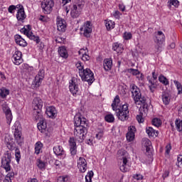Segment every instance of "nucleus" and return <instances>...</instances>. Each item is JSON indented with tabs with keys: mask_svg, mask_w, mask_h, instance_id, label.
<instances>
[{
	"mask_svg": "<svg viewBox=\"0 0 182 182\" xmlns=\"http://www.w3.org/2000/svg\"><path fill=\"white\" fill-rule=\"evenodd\" d=\"M146 79L149 82L148 86L150 92L154 93V89H157V80L151 78L150 76H148Z\"/></svg>",
	"mask_w": 182,
	"mask_h": 182,
	"instance_id": "nucleus-16",
	"label": "nucleus"
},
{
	"mask_svg": "<svg viewBox=\"0 0 182 182\" xmlns=\"http://www.w3.org/2000/svg\"><path fill=\"white\" fill-rule=\"evenodd\" d=\"M53 153L58 159H63L66 157V151H65L63 147L60 145L53 147Z\"/></svg>",
	"mask_w": 182,
	"mask_h": 182,
	"instance_id": "nucleus-12",
	"label": "nucleus"
},
{
	"mask_svg": "<svg viewBox=\"0 0 182 182\" xmlns=\"http://www.w3.org/2000/svg\"><path fill=\"white\" fill-rule=\"evenodd\" d=\"M155 38L154 40L155 43H163L166 41V36L163 33V31H157L155 33Z\"/></svg>",
	"mask_w": 182,
	"mask_h": 182,
	"instance_id": "nucleus-21",
	"label": "nucleus"
},
{
	"mask_svg": "<svg viewBox=\"0 0 182 182\" xmlns=\"http://www.w3.org/2000/svg\"><path fill=\"white\" fill-rule=\"evenodd\" d=\"M144 146L146 148V153L149 154H151V149H153L151 146V141L149 139L145 140Z\"/></svg>",
	"mask_w": 182,
	"mask_h": 182,
	"instance_id": "nucleus-31",
	"label": "nucleus"
},
{
	"mask_svg": "<svg viewBox=\"0 0 182 182\" xmlns=\"http://www.w3.org/2000/svg\"><path fill=\"white\" fill-rule=\"evenodd\" d=\"M105 26H106L107 31H111V29H113L114 28V21H113L112 20L106 21Z\"/></svg>",
	"mask_w": 182,
	"mask_h": 182,
	"instance_id": "nucleus-37",
	"label": "nucleus"
},
{
	"mask_svg": "<svg viewBox=\"0 0 182 182\" xmlns=\"http://www.w3.org/2000/svg\"><path fill=\"white\" fill-rule=\"evenodd\" d=\"M42 147H43V144L41 141H37L35 144V154H39L42 151Z\"/></svg>",
	"mask_w": 182,
	"mask_h": 182,
	"instance_id": "nucleus-34",
	"label": "nucleus"
},
{
	"mask_svg": "<svg viewBox=\"0 0 182 182\" xmlns=\"http://www.w3.org/2000/svg\"><path fill=\"white\" fill-rule=\"evenodd\" d=\"M113 68V60L112 58H105L103 60V68L105 72H109Z\"/></svg>",
	"mask_w": 182,
	"mask_h": 182,
	"instance_id": "nucleus-20",
	"label": "nucleus"
},
{
	"mask_svg": "<svg viewBox=\"0 0 182 182\" xmlns=\"http://www.w3.org/2000/svg\"><path fill=\"white\" fill-rule=\"evenodd\" d=\"M161 45H163V43H156L155 45V50L154 52L155 53H160V52H161Z\"/></svg>",
	"mask_w": 182,
	"mask_h": 182,
	"instance_id": "nucleus-51",
	"label": "nucleus"
},
{
	"mask_svg": "<svg viewBox=\"0 0 182 182\" xmlns=\"http://www.w3.org/2000/svg\"><path fill=\"white\" fill-rule=\"evenodd\" d=\"M173 83L176 87V89L178 90V95H182V85L181 83H180V82L177 81V80H173Z\"/></svg>",
	"mask_w": 182,
	"mask_h": 182,
	"instance_id": "nucleus-41",
	"label": "nucleus"
},
{
	"mask_svg": "<svg viewBox=\"0 0 182 182\" xmlns=\"http://www.w3.org/2000/svg\"><path fill=\"white\" fill-rule=\"evenodd\" d=\"M119 103H120V97L119 95H116L111 106L112 110L115 112V114L117 117H118L119 120L122 122H124V120H127V112H124L122 111L120 107H119Z\"/></svg>",
	"mask_w": 182,
	"mask_h": 182,
	"instance_id": "nucleus-3",
	"label": "nucleus"
},
{
	"mask_svg": "<svg viewBox=\"0 0 182 182\" xmlns=\"http://www.w3.org/2000/svg\"><path fill=\"white\" fill-rule=\"evenodd\" d=\"M80 32H83V35L85 38H90L92 33V22L86 21L84 25L80 28Z\"/></svg>",
	"mask_w": 182,
	"mask_h": 182,
	"instance_id": "nucleus-10",
	"label": "nucleus"
},
{
	"mask_svg": "<svg viewBox=\"0 0 182 182\" xmlns=\"http://www.w3.org/2000/svg\"><path fill=\"white\" fill-rule=\"evenodd\" d=\"M103 135H104L103 132H100L97 134H96L95 139H97V140H101L102 138L103 137Z\"/></svg>",
	"mask_w": 182,
	"mask_h": 182,
	"instance_id": "nucleus-62",
	"label": "nucleus"
},
{
	"mask_svg": "<svg viewBox=\"0 0 182 182\" xmlns=\"http://www.w3.org/2000/svg\"><path fill=\"white\" fill-rule=\"evenodd\" d=\"M80 77L83 82H87L88 85H92L95 82V75L93 72L90 68H86L82 72L80 73Z\"/></svg>",
	"mask_w": 182,
	"mask_h": 182,
	"instance_id": "nucleus-6",
	"label": "nucleus"
},
{
	"mask_svg": "<svg viewBox=\"0 0 182 182\" xmlns=\"http://www.w3.org/2000/svg\"><path fill=\"white\" fill-rule=\"evenodd\" d=\"M138 123H144V118H143V113H139L136 117Z\"/></svg>",
	"mask_w": 182,
	"mask_h": 182,
	"instance_id": "nucleus-53",
	"label": "nucleus"
},
{
	"mask_svg": "<svg viewBox=\"0 0 182 182\" xmlns=\"http://www.w3.org/2000/svg\"><path fill=\"white\" fill-rule=\"evenodd\" d=\"M46 114L50 119H56V117L58 116V111L55 107L49 106L46 107Z\"/></svg>",
	"mask_w": 182,
	"mask_h": 182,
	"instance_id": "nucleus-14",
	"label": "nucleus"
},
{
	"mask_svg": "<svg viewBox=\"0 0 182 182\" xmlns=\"http://www.w3.org/2000/svg\"><path fill=\"white\" fill-rule=\"evenodd\" d=\"M128 73L133 75V76H139V75H140V71H139V70L137 69L134 68L128 69Z\"/></svg>",
	"mask_w": 182,
	"mask_h": 182,
	"instance_id": "nucleus-49",
	"label": "nucleus"
},
{
	"mask_svg": "<svg viewBox=\"0 0 182 182\" xmlns=\"http://www.w3.org/2000/svg\"><path fill=\"white\" fill-rule=\"evenodd\" d=\"M69 181V176H59L57 179V182H68Z\"/></svg>",
	"mask_w": 182,
	"mask_h": 182,
	"instance_id": "nucleus-48",
	"label": "nucleus"
},
{
	"mask_svg": "<svg viewBox=\"0 0 182 182\" xmlns=\"http://www.w3.org/2000/svg\"><path fill=\"white\" fill-rule=\"evenodd\" d=\"M37 127L41 132V133H44L45 136H48V133H46V129H47V125H46V120L42 119L40 120V122L37 124Z\"/></svg>",
	"mask_w": 182,
	"mask_h": 182,
	"instance_id": "nucleus-19",
	"label": "nucleus"
},
{
	"mask_svg": "<svg viewBox=\"0 0 182 182\" xmlns=\"http://www.w3.org/2000/svg\"><path fill=\"white\" fill-rule=\"evenodd\" d=\"M130 90L132 92V97L134 103L138 105H142V109L144 112L149 110V104H147V99L144 95H141V91L140 88L137 87L135 84H132L130 85Z\"/></svg>",
	"mask_w": 182,
	"mask_h": 182,
	"instance_id": "nucleus-2",
	"label": "nucleus"
},
{
	"mask_svg": "<svg viewBox=\"0 0 182 182\" xmlns=\"http://www.w3.org/2000/svg\"><path fill=\"white\" fill-rule=\"evenodd\" d=\"M82 60L84 62H87V60H90V56L89 55L84 53L82 57Z\"/></svg>",
	"mask_w": 182,
	"mask_h": 182,
	"instance_id": "nucleus-61",
	"label": "nucleus"
},
{
	"mask_svg": "<svg viewBox=\"0 0 182 182\" xmlns=\"http://www.w3.org/2000/svg\"><path fill=\"white\" fill-rule=\"evenodd\" d=\"M79 83H80V79L76 77L72 78L69 82V89L73 96H77L80 95V88H79Z\"/></svg>",
	"mask_w": 182,
	"mask_h": 182,
	"instance_id": "nucleus-7",
	"label": "nucleus"
},
{
	"mask_svg": "<svg viewBox=\"0 0 182 182\" xmlns=\"http://www.w3.org/2000/svg\"><path fill=\"white\" fill-rule=\"evenodd\" d=\"M53 6H55V1L53 0H44L41 3V8L44 14H50L53 11Z\"/></svg>",
	"mask_w": 182,
	"mask_h": 182,
	"instance_id": "nucleus-8",
	"label": "nucleus"
},
{
	"mask_svg": "<svg viewBox=\"0 0 182 182\" xmlns=\"http://www.w3.org/2000/svg\"><path fill=\"white\" fill-rule=\"evenodd\" d=\"M15 157L17 163H19L21 161V151L18 148L15 149Z\"/></svg>",
	"mask_w": 182,
	"mask_h": 182,
	"instance_id": "nucleus-50",
	"label": "nucleus"
},
{
	"mask_svg": "<svg viewBox=\"0 0 182 182\" xmlns=\"http://www.w3.org/2000/svg\"><path fill=\"white\" fill-rule=\"evenodd\" d=\"M11 159H12V155L11 154V153L6 152L5 154L4 158L1 160L11 162Z\"/></svg>",
	"mask_w": 182,
	"mask_h": 182,
	"instance_id": "nucleus-55",
	"label": "nucleus"
},
{
	"mask_svg": "<svg viewBox=\"0 0 182 182\" xmlns=\"http://www.w3.org/2000/svg\"><path fill=\"white\" fill-rule=\"evenodd\" d=\"M14 130V139L17 144H21L23 141L22 133L19 131V122H16L11 127Z\"/></svg>",
	"mask_w": 182,
	"mask_h": 182,
	"instance_id": "nucleus-9",
	"label": "nucleus"
},
{
	"mask_svg": "<svg viewBox=\"0 0 182 182\" xmlns=\"http://www.w3.org/2000/svg\"><path fill=\"white\" fill-rule=\"evenodd\" d=\"M27 38L31 39V41H33L36 43H39L41 42L39 36L33 35V33H31L30 35L27 36Z\"/></svg>",
	"mask_w": 182,
	"mask_h": 182,
	"instance_id": "nucleus-38",
	"label": "nucleus"
},
{
	"mask_svg": "<svg viewBox=\"0 0 182 182\" xmlns=\"http://www.w3.org/2000/svg\"><path fill=\"white\" fill-rule=\"evenodd\" d=\"M37 166L40 170H45V167H46V163L41 159H37Z\"/></svg>",
	"mask_w": 182,
	"mask_h": 182,
	"instance_id": "nucleus-39",
	"label": "nucleus"
},
{
	"mask_svg": "<svg viewBox=\"0 0 182 182\" xmlns=\"http://www.w3.org/2000/svg\"><path fill=\"white\" fill-rule=\"evenodd\" d=\"M112 50L115 52H123V46L119 43H114L112 44Z\"/></svg>",
	"mask_w": 182,
	"mask_h": 182,
	"instance_id": "nucleus-32",
	"label": "nucleus"
},
{
	"mask_svg": "<svg viewBox=\"0 0 182 182\" xmlns=\"http://www.w3.org/2000/svg\"><path fill=\"white\" fill-rule=\"evenodd\" d=\"M120 15H122V14H120V11H116L113 14V16H114V18H116V19H119Z\"/></svg>",
	"mask_w": 182,
	"mask_h": 182,
	"instance_id": "nucleus-63",
	"label": "nucleus"
},
{
	"mask_svg": "<svg viewBox=\"0 0 182 182\" xmlns=\"http://www.w3.org/2000/svg\"><path fill=\"white\" fill-rule=\"evenodd\" d=\"M77 168L81 173H85L87 170V161L83 157H80L77 161Z\"/></svg>",
	"mask_w": 182,
	"mask_h": 182,
	"instance_id": "nucleus-13",
	"label": "nucleus"
},
{
	"mask_svg": "<svg viewBox=\"0 0 182 182\" xmlns=\"http://www.w3.org/2000/svg\"><path fill=\"white\" fill-rule=\"evenodd\" d=\"M129 132L127 133L126 138L127 141H133L134 140V134L136 133V127L130 126Z\"/></svg>",
	"mask_w": 182,
	"mask_h": 182,
	"instance_id": "nucleus-18",
	"label": "nucleus"
},
{
	"mask_svg": "<svg viewBox=\"0 0 182 182\" xmlns=\"http://www.w3.org/2000/svg\"><path fill=\"white\" fill-rule=\"evenodd\" d=\"M146 133L149 137H157V136H159V131H156L151 127H146Z\"/></svg>",
	"mask_w": 182,
	"mask_h": 182,
	"instance_id": "nucleus-25",
	"label": "nucleus"
},
{
	"mask_svg": "<svg viewBox=\"0 0 182 182\" xmlns=\"http://www.w3.org/2000/svg\"><path fill=\"white\" fill-rule=\"evenodd\" d=\"M42 80H43L42 78L37 77L36 75L34 80L33 81V87H39L41 85H42Z\"/></svg>",
	"mask_w": 182,
	"mask_h": 182,
	"instance_id": "nucleus-35",
	"label": "nucleus"
},
{
	"mask_svg": "<svg viewBox=\"0 0 182 182\" xmlns=\"http://www.w3.org/2000/svg\"><path fill=\"white\" fill-rule=\"evenodd\" d=\"M15 11H16V6L15 5H11L8 8V12L9 14H15Z\"/></svg>",
	"mask_w": 182,
	"mask_h": 182,
	"instance_id": "nucleus-57",
	"label": "nucleus"
},
{
	"mask_svg": "<svg viewBox=\"0 0 182 182\" xmlns=\"http://www.w3.org/2000/svg\"><path fill=\"white\" fill-rule=\"evenodd\" d=\"M58 54L61 58L64 59H68L69 54H68V50L65 46H61L58 48Z\"/></svg>",
	"mask_w": 182,
	"mask_h": 182,
	"instance_id": "nucleus-27",
	"label": "nucleus"
},
{
	"mask_svg": "<svg viewBox=\"0 0 182 182\" xmlns=\"http://www.w3.org/2000/svg\"><path fill=\"white\" fill-rule=\"evenodd\" d=\"M178 166L182 168V156L178 157Z\"/></svg>",
	"mask_w": 182,
	"mask_h": 182,
	"instance_id": "nucleus-64",
	"label": "nucleus"
},
{
	"mask_svg": "<svg viewBox=\"0 0 182 182\" xmlns=\"http://www.w3.org/2000/svg\"><path fill=\"white\" fill-rule=\"evenodd\" d=\"M161 98L164 105H165L166 106L170 105V100H171V95H170V93H168V92H162Z\"/></svg>",
	"mask_w": 182,
	"mask_h": 182,
	"instance_id": "nucleus-23",
	"label": "nucleus"
},
{
	"mask_svg": "<svg viewBox=\"0 0 182 182\" xmlns=\"http://www.w3.org/2000/svg\"><path fill=\"white\" fill-rule=\"evenodd\" d=\"M57 29L59 32H65L66 31V21L64 19L57 21Z\"/></svg>",
	"mask_w": 182,
	"mask_h": 182,
	"instance_id": "nucleus-24",
	"label": "nucleus"
},
{
	"mask_svg": "<svg viewBox=\"0 0 182 182\" xmlns=\"http://www.w3.org/2000/svg\"><path fill=\"white\" fill-rule=\"evenodd\" d=\"M15 42L18 46H21V48H26V46H28V43L21 35L16 34L14 36Z\"/></svg>",
	"mask_w": 182,
	"mask_h": 182,
	"instance_id": "nucleus-17",
	"label": "nucleus"
},
{
	"mask_svg": "<svg viewBox=\"0 0 182 182\" xmlns=\"http://www.w3.org/2000/svg\"><path fill=\"white\" fill-rule=\"evenodd\" d=\"M74 126L75 138H70L68 141L70 154L73 156H76V154L77 153L76 141H78V143H83L85 135L87 134V119L85 117H82L80 114H76L74 117Z\"/></svg>",
	"mask_w": 182,
	"mask_h": 182,
	"instance_id": "nucleus-1",
	"label": "nucleus"
},
{
	"mask_svg": "<svg viewBox=\"0 0 182 182\" xmlns=\"http://www.w3.org/2000/svg\"><path fill=\"white\" fill-rule=\"evenodd\" d=\"M1 167L2 168H4V170L8 173V171H11V168L12 167L11 166V162L8 161H4L1 159Z\"/></svg>",
	"mask_w": 182,
	"mask_h": 182,
	"instance_id": "nucleus-29",
	"label": "nucleus"
},
{
	"mask_svg": "<svg viewBox=\"0 0 182 182\" xmlns=\"http://www.w3.org/2000/svg\"><path fill=\"white\" fill-rule=\"evenodd\" d=\"M11 60L13 63H14V65H16L17 66H19L21 63H23V58H22V52L19 50L15 51V53L13 54Z\"/></svg>",
	"mask_w": 182,
	"mask_h": 182,
	"instance_id": "nucleus-11",
	"label": "nucleus"
},
{
	"mask_svg": "<svg viewBox=\"0 0 182 182\" xmlns=\"http://www.w3.org/2000/svg\"><path fill=\"white\" fill-rule=\"evenodd\" d=\"M16 16L18 22L23 23L25 19H26V14L25 13V10H23V9H18Z\"/></svg>",
	"mask_w": 182,
	"mask_h": 182,
	"instance_id": "nucleus-22",
	"label": "nucleus"
},
{
	"mask_svg": "<svg viewBox=\"0 0 182 182\" xmlns=\"http://www.w3.org/2000/svg\"><path fill=\"white\" fill-rule=\"evenodd\" d=\"M75 66L77 68V69H78V73L79 75H80V72H83V70H85V67L83 66V65L82 64V62L78 61L76 64Z\"/></svg>",
	"mask_w": 182,
	"mask_h": 182,
	"instance_id": "nucleus-46",
	"label": "nucleus"
},
{
	"mask_svg": "<svg viewBox=\"0 0 182 182\" xmlns=\"http://www.w3.org/2000/svg\"><path fill=\"white\" fill-rule=\"evenodd\" d=\"M10 91L5 87H2L0 89V97L1 99H6V96L9 95Z\"/></svg>",
	"mask_w": 182,
	"mask_h": 182,
	"instance_id": "nucleus-30",
	"label": "nucleus"
},
{
	"mask_svg": "<svg viewBox=\"0 0 182 182\" xmlns=\"http://www.w3.org/2000/svg\"><path fill=\"white\" fill-rule=\"evenodd\" d=\"M32 30V28L31 25H26L20 30V32L21 33H23V35H26L28 36V35H31V33H32L31 31Z\"/></svg>",
	"mask_w": 182,
	"mask_h": 182,
	"instance_id": "nucleus-28",
	"label": "nucleus"
},
{
	"mask_svg": "<svg viewBox=\"0 0 182 182\" xmlns=\"http://www.w3.org/2000/svg\"><path fill=\"white\" fill-rule=\"evenodd\" d=\"M85 8V0H74V4L70 10L72 18H79Z\"/></svg>",
	"mask_w": 182,
	"mask_h": 182,
	"instance_id": "nucleus-4",
	"label": "nucleus"
},
{
	"mask_svg": "<svg viewBox=\"0 0 182 182\" xmlns=\"http://www.w3.org/2000/svg\"><path fill=\"white\" fill-rule=\"evenodd\" d=\"M5 144L7 146L9 143H11V141H14V139H12L10 136H6L4 139Z\"/></svg>",
	"mask_w": 182,
	"mask_h": 182,
	"instance_id": "nucleus-59",
	"label": "nucleus"
},
{
	"mask_svg": "<svg viewBox=\"0 0 182 182\" xmlns=\"http://www.w3.org/2000/svg\"><path fill=\"white\" fill-rule=\"evenodd\" d=\"M168 6H175V8H178L180 6V1L178 0H168Z\"/></svg>",
	"mask_w": 182,
	"mask_h": 182,
	"instance_id": "nucleus-40",
	"label": "nucleus"
},
{
	"mask_svg": "<svg viewBox=\"0 0 182 182\" xmlns=\"http://www.w3.org/2000/svg\"><path fill=\"white\" fill-rule=\"evenodd\" d=\"M2 109L4 113L6 115V123L7 124H11V123L12 122V112L11 111V109L6 106L4 105L2 107Z\"/></svg>",
	"mask_w": 182,
	"mask_h": 182,
	"instance_id": "nucleus-15",
	"label": "nucleus"
},
{
	"mask_svg": "<svg viewBox=\"0 0 182 182\" xmlns=\"http://www.w3.org/2000/svg\"><path fill=\"white\" fill-rule=\"evenodd\" d=\"M121 110L122 112H124L125 113L129 114V105L127 103H125L122 105V107H120Z\"/></svg>",
	"mask_w": 182,
	"mask_h": 182,
	"instance_id": "nucleus-56",
	"label": "nucleus"
},
{
	"mask_svg": "<svg viewBox=\"0 0 182 182\" xmlns=\"http://www.w3.org/2000/svg\"><path fill=\"white\" fill-rule=\"evenodd\" d=\"M105 120L107 122V123H113V122H114V116L112 114H108L105 115Z\"/></svg>",
	"mask_w": 182,
	"mask_h": 182,
	"instance_id": "nucleus-43",
	"label": "nucleus"
},
{
	"mask_svg": "<svg viewBox=\"0 0 182 182\" xmlns=\"http://www.w3.org/2000/svg\"><path fill=\"white\" fill-rule=\"evenodd\" d=\"M133 178L134 180H143V175L140 174V173H136L133 176Z\"/></svg>",
	"mask_w": 182,
	"mask_h": 182,
	"instance_id": "nucleus-60",
	"label": "nucleus"
},
{
	"mask_svg": "<svg viewBox=\"0 0 182 182\" xmlns=\"http://www.w3.org/2000/svg\"><path fill=\"white\" fill-rule=\"evenodd\" d=\"M95 137L93 136H90L85 140L86 144H88V146H93Z\"/></svg>",
	"mask_w": 182,
	"mask_h": 182,
	"instance_id": "nucleus-52",
	"label": "nucleus"
},
{
	"mask_svg": "<svg viewBox=\"0 0 182 182\" xmlns=\"http://www.w3.org/2000/svg\"><path fill=\"white\" fill-rule=\"evenodd\" d=\"M175 125L178 132H182V120L176 119L175 121Z\"/></svg>",
	"mask_w": 182,
	"mask_h": 182,
	"instance_id": "nucleus-45",
	"label": "nucleus"
},
{
	"mask_svg": "<svg viewBox=\"0 0 182 182\" xmlns=\"http://www.w3.org/2000/svg\"><path fill=\"white\" fill-rule=\"evenodd\" d=\"M95 173L93 171H88L87 174L85 176V182H92V178H93Z\"/></svg>",
	"mask_w": 182,
	"mask_h": 182,
	"instance_id": "nucleus-42",
	"label": "nucleus"
},
{
	"mask_svg": "<svg viewBox=\"0 0 182 182\" xmlns=\"http://www.w3.org/2000/svg\"><path fill=\"white\" fill-rule=\"evenodd\" d=\"M159 81L162 83V85H164V86H167V85H169V82H168V79H167V77H166L164 75H160L159 76Z\"/></svg>",
	"mask_w": 182,
	"mask_h": 182,
	"instance_id": "nucleus-36",
	"label": "nucleus"
},
{
	"mask_svg": "<svg viewBox=\"0 0 182 182\" xmlns=\"http://www.w3.org/2000/svg\"><path fill=\"white\" fill-rule=\"evenodd\" d=\"M127 158L126 156L122 157V164L119 166L120 171L122 173H126L129 170V166L127 165Z\"/></svg>",
	"mask_w": 182,
	"mask_h": 182,
	"instance_id": "nucleus-26",
	"label": "nucleus"
},
{
	"mask_svg": "<svg viewBox=\"0 0 182 182\" xmlns=\"http://www.w3.org/2000/svg\"><path fill=\"white\" fill-rule=\"evenodd\" d=\"M132 38H133V34H132V33L124 32L123 33V39L124 41H130V39H132Z\"/></svg>",
	"mask_w": 182,
	"mask_h": 182,
	"instance_id": "nucleus-47",
	"label": "nucleus"
},
{
	"mask_svg": "<svg viewBox=\"0 0 182 182\" xmlns=\"http://www.w3.org/2000/svg\"><path fill=\"white\" fill-rule=\"evenodd\" d=\"M6 146L8 147V149L9 150H15L16 149V144H15V142L11 141L10 142L9 144L6 145Z\"/></svg>",
	"mask_w": 182,
	"mask_h": 182,
	"instance_id": "nucleus-58",
	"label": "nucleus"
},
{
	"mask_svg": "<svg viewBox=\"0 0 182 182\" xmlns=\"http://www.w3.org/2000/svg\"><path fill=\"white\" fill-rule=\"evenodd\" d=\"M33 117L36 120L41 119L42 116V107H43V101L39 97H35L33 100Z\"/></svg>",
	"mask_w": 182,
	"mask_h": 182,
	"instance_id": "nucleus-5",
	"label": "nucleus"
},
{
	"mask_svg": "<svg viewBox=\"0 0 182 182\" xmlns=\"http://www.w3.org/2000/svg\"><path fill=\"white\" fill-rule=\"evenodd\" d=\"M151 123L153 126H155V127H160V126H161V120L159 118H154Z\"/></svg>",
	"mask_w": 182,
	"mask_h": 182,
	"instance_id": "nucleus-44",
	"label": "nucleus"
},
{
	"mask_svg": "<svg viewBox=\"0 0 182 182\" xmlns=\"http://www.w3.org/2000/svg\"><path fill=\"white\" fill-rule=\"evenodd\" d=\"M36 76L40 77L41 79H44L45 78V70L43 69H40L38 71V75H36Z\"/></svg>",
	"mask_w": 182,
	"mask_h": 182,
	"instance_id": "nucleus-54",
	"label": "nucleus"
},
{
	"mask_svg": "<svg viewBox=\"0 0 182 182\" xmlns=\"http://www.w3.org/2000/svg\"><path fill=\"white\" fill-rule=\"evenodd\" d=\"M14 177H15V173L14 171L9 172L3 180V182H12Z\"/></svg>",
	"mask_w": 182,
	"mask_h": 182,
	"instance_id": "nucleus-33",
	"label": "nucleus"
}]
</instances>
